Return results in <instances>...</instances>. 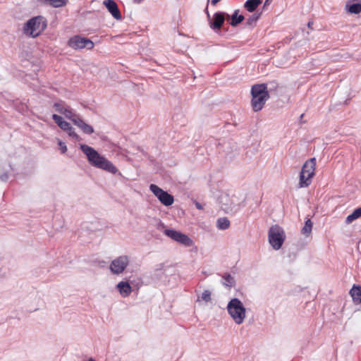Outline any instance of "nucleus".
Instances as JSON below:
<instances>
[{"label":"nucleus","instance_id":"f257e3e1","mask_svg":"<svg viewBox=\"0 0 361 361\" xmlns=\"http://www.w3.org/2000/svg\"><path fill=\"white\" fill-rule=\"evenodd\" d=\"M80 149L86 155L88 162L94 167L104 170L112 174L118 172L117 168L93 147L87 145H80Z\"/></svg>","mask_w":361,"mask_h":361},{"label":"nucleus","instance_id":"f03ea898","mask_svg":"<svg viewBox=\"0 0 361 361\" xmlns=\"http://www.w3.org/2000/svg\"><path fill=\"white\" fill-rule=\"evenodd\" d=\"M251 95V106L253 111L255 112L260 111L269 98L267 85L262 83L252 85Z\"/></svg>","mask_w":361,"mask_h":361},{"label":"nucleus","instance_id":"7ed1b4c3","mask_svg":"<svg viewBox=\"0 0 361 361\" xmlns=\"http://www.w3.org/2000/svg\"><path fill=\"white\" fill-rule=\"evenodd\" d=\"M47 21L42 16L33 17L28 20L24 25L23 32L25 35L33 38L38 37L47 27Z\"/></svg>","mask_w":361,"mask_h":361},{"label":"nucleus","instance_id":"20e7f679","mask_svg":"<svg viewBox=\"0 0 361 361\" xmlns=\"http://www.w3.org/2000/svg\"><path fill=\"white\" fill-rule=\"evenodd\" d=\"M228 313L236 324L243 323L246 317V310L243 302L236 298H232L226 307Z\"/></svg>","mask_w":361,"mask_h":361},{"label":"nucleus","instance_id":"39448f33","mask_svg":"<svg viewBox=\"0 0 361 361\" xmlns=\"http://www.w3.org/2000/svg\"><path fill=\"white\" fill-rule=\"evenodd\" d=\"M316 159L314 157L307 160L300 173L299 185L300 188L309 186L312 183V178L315 174Z\"/></svg>","mask_w":361,"mask_h":361},{"label":"nucleus","instance_id":"423d86ee","mask_svg":"<svg viewBox=\"0 0 361 361\" xmlns=\"http://www.w3.org/2000/svg\"><path fill=\"white\" fill-rule=\"evenodd\" d=\"M268 237L270 245L276 250L281 247L286 239L285 232L279 225H274L269 228Z\"/></svg>","mask_w":361,"mask_h":361},{"label":"nucleus","instance_id":"0eeeda50","mask_svg":"<svg viewBox=\"0 0 361 361\" xmlns=\"http://www.w3.org/2000/svg\"><path fill=\"white\" fill-rule=\"evenodd\" d=\"M67 44L73 49H82L86 48L91 50L94 48V42L88 38L83 37L80 35H75L71 37Z\"/></svg>","mask_w":361,"mask_h":361},{"label":"nucleus","instance_id":"6e6552de","mask_svg":"<svg viewBox=\"0 0 361 361\" xmlns=\"http://www.w3.org/2000/svg\"><path fill=\"white\" fill-rule=\"evenodd\" d=\"M150 191L157 197L164 206H171L174 202L173 196L162 190L155 184L149 185Z\"/></svg>","mask_w":361,"mask_h":361},{"label":"nucleus","instance_id":"1a4fd4ad","mask_svg":"<svg viewBox=\"0 0 361 361\" xmlns=\"http://www.w3.org/2000/svg\"><path fill=\"white\" fill-rule=\"evenodd\" d=\"M164 234L185 246L190 247L193 244V241L185 234L173 229H165Z\"/></svg>","mask_w":361,"mask_h":361},{"label":"nucleus","instance_id":"9d476101","mask_svg":"<svg viewBox=\"0 0 361 361\" xmlns=\"http://www.w3.org/2000/svg\"><path fill=\"white\" fill-rule=\"evenodd\" d=\"M128 264L129 258L128 256H119L111 262L109 269L113 274H120L124 271Z\"/></svg>","mask_w":361,"mask_h":361},{"label":"nucleus","instance_id":"9b49d317","mask_svg":"<svg viewBox=\"0 0 361 361\" xmlns=\"http://www.w3.org/2000/svg\"><path fill=\"white\" fill-rule=\"evenodd\" d=\"M226 16L227 18H230L228 14H226L224 12H216L213 16V19L209 21V25L214 30H219L224 23Z\"/></svg>","mask_w":361,"mask_h":361},{"label":"nucleus","instance_id":"f8f14e48","mask_svg":"<svg viewBox=\"0 0 361 361\" xmlns=\"http://www.w3.org/2000/svg\"><path fill=\"white\" fill-rule=\"evenodd\" d=\"M104 5L114 18L116 20H121L122 18L118 5L114 0H105Z\"/></svg>","mask_w":361,"mask_h":361},{"label":"nucleus","instance_id":"ddd939ff","mask_svg":"<svg viewBox=\"0 0 361 361\" xmlns=\"http://www.w3.org/2000/svg\"><path fill=\"white\" fill-rule=\"evenodd\" d=\"M74 124L85 134L91 135L94 133L93 127L86 123L80 117L74 119Z\"/></svg>","mask_w":361,"mask_h":361},{"label":"nucleus","instance_id":"4468645a","mask_svg":"<svg viewBox=\"0 0 361 361\" xmlns=\"http://www.w3.org/2000/svg\"><path fill=\"white\" fill-rule=\"evenodd\" d=\"M117 288L120 294L126 298L130 295L132 293V287L130 283L126 281H121L117 284Z\"/></svg>","mask_w":361,"mask_h":361},{"label":"nucleus","instance_id":"2eb2a0df","mask_svg":"<svg viewBox=\"0 0 361 361\" xmlns=\"http://www.w3.org/2000/svg\"><path fill=\"white\" fill-rule=\"evenodd\" d=\"M350 294L355 305L361 303V286L354 285L350 290Z\"/></svg>","mask_w":361,"mask_h":361},{"label":"nucleus","instance_id":"dca6fc26","mask_svg":"<svg viewBox=\"0 0 361 361\" xmlns=\"http://www.w3.org/2000/svg\"><path fill=\"white\" fill-rule=\"evenodd\" d=\"M353 2L354 1H349V0H348L345 9L350 13L358 14L361 12V4L359 1Z\"/></svg>","mask_w":361,"mask_h":361},{"label":"nucleus","instance_id":"f3484780","mask_svg":"<svg viewBox=\"0 0 361 361\" xmlns=\"http://www.w3.org/2000/svg\"><path fill=\"white\" fill-rule=\"evenodd\" d=\"M41 4L50 5L54 8L66 6L68 0H37Z\"/></svg>","mask_w":361,"mask_h":361},{"label":"nucleus","instance_id":"a211bd4d","mask_svg":"<svg viewBox=\"0 0 361 361\" xmlns=\"http://www.w3.org/2000/svg\"><path fill=\"white\" fill-rule=\"evenodd\" d=\"M261 3V0H247L244 4V7L248 12L252 13L256 10Z\"/></svg>","mask_w":361,"mask_h":361},{"label":"nucleus","instance_id":"6ab92c4d","mask_svg":"<svg viewBox=\"0 0 361 361\" xmlns=\"http://www.w3.org/2000/svg\"><path fill=\"white\" fill-rule=\"evenodd\" d=\"M244 18L245 17L243 15H239V10H235L231 16V20L230 22V25L233 27H235L240 24Z\"/></svg>","mask_w":361,"mask_h":361},{"label":"nucleus","instance_id":"aec40b11","mask_svg":"<svg viewBox=\"0 0 361 361\" xmlns=\"http://www.w3.org/2000/svg\"><path fill=\"white\" fill-rule=\"evenodd\" d=\"M230 226V221L226 217H222L217 219L216 227L219 230H226Z\"/></svg>","mask_w":361,"mask_h":361},{"label":"nucleus","instance_id":"412c9836","mask_svg":"<svg viewBox=\"0 0 361 361\" xmlns=\"http://www.w3.org/2000/svg\"><path fill=\"white\" fill-rule=\"evenodd\" d=\"M361 216V207L355 209L353 213L348 215L345 219L346 224H350L354 220Z\"/></svg>","mask_w":361,"mask_h":361},{"label":"nucleus","instance_id":"4be33fe9","mask_svg":"<svg viewBox=\"0 0 361 361\" xmlns=\"http://www.w3.org/2000/svg\"><path fill=\"white\" fill-rule=\"evenodd\" d=\"M224 281L223 285L224 286L231 288L235 285V279L230 274H225L222 276Z\"/></svg>","mask_w":361,"mask_h":361},{"label":"nucleus","instance_id":"5701e85b","mask_svg":"<svg viewBox=\"0 0 361 361\" xmlns=\"http://www.w3.org/2000/svg\"><path fill=\"white\" fill-rule=\"evenodd\" d=\"M66 118L70 119L74 123V119L75 120L77 118L80 116L75 113L73 112L72 109L67 106L66 109L63 111V114Z\"/></svg>","mask_w":361,"mask_h":361},{"label":"nucleus","instance_id":"b1692460","mask_svg":"<svg viewBox=\"0 0 361 361\" xmlns=\"http://www.w3.org/2000/svg\"><path fill=\"white\" fill-rule=\"evenodd\" d=\"M312 228V223L310 219H307L305 221V225L302 228V233L305 235H309L311 233Z\"/></svg>","mask_w":361,"mask_h":361},{"label":"nucleus","instance_id":"393cba45","mask_svg":"<svg viewBox=\"0 0 361 361\" xmlns=\"http://www.w3.org/2000/svg\"><path fill=\"white\" fill-rule=\"evenodd\" d=\"M200 299L202 300H204L206 302H210L212 300V293H211V291L209 290H204L202 292L201 296L198 297L197 301H199Z\"/></svg>","mask_w":361,"mask_h":361},{"label":"nucleus","instance_id":"a878e982","mask_svg":"<svg viewBox=\"0 0 361 361\" xmlns=\"http://www.w3.org/2000/svg\"><path fill=\"white\" fill-rule=\"evenodd\" d=\"M260 15L261 13H254L252 14V16H250L247 19V25H255L257 21L259 20V17H260Z\"/></svg>","mask_w":361,"mask_h":361},{"label":"nucleus","instance_id":"bb28decb","mask_svg":"<svg viewBox=\"0 0 361 361\" xmlns=\"http://www.w3.org/2000/svg\"><path fill=\"white\" fill-rule=\"evenodd\" d=\"M55 109L56 111L63 114V111L67 106H65V104L62 102H56L54 105Z\"/></svg>","mask_w":361,"mask_h":361},{"label":"nucleus","instance_id":"cd10ccee","mask_svg":"<svg viewBox=\"0 0 361 361\" xmlns=\"http://www.w3.org/2000/svg\"><path fill=\"white\" fill-rule=\"evenodd\" d=\"M66 132L68 134L70 137H73V139L76 140H80V136L75 132L74 129L71 126H70V130H66Z\"/></svg>","mask_w":361,"mask_h":361},{"label":"nucleus","instance_id":"c85d7f7f","mask_svg":"<svg viewBox=\"0 0 361 361\" xmlns=\"http://www.w3.org/2000/svg\"><path fill=\"white\" fill-rule=\"evenodd\" d=\"M52 119L59 126H60V125L63 122V118L57 114H53Z\"/></svg>","mask_w":361,"mask_h":361},{"label":"nucleus","instance_id":"c756f323","mask_svg":"<svg viewBox=\"0 0 361 361\" xmlns=\"http://www.w3.org/2000/svg\"><path fill=\"white\" fill-rule=\"evenodd\" d=\"M71 124L68 123L66 121H63V122L60 125V128H61L63 130L66 131V130H70Z\"/></svg>","mask_w":361,"mask_h":361},{"label":"nucleus","instance_id":"7c9ffc66","mask_svg":"<svg viewBox=\"0 0 361 361\" xmlns=\"http://www.w3.org/2000/svg\"><path fill=\"white\" fill-rule=\"evenodd\" d=\"M59 145L60 147L61 153L64 154L67 151L66 145L62 141H59Z\"/></svg>","mask_w":361,"mask_h":361},{"label":"nucleus","instance_id":"2f4dec72","mask_svg":"<svg viewBox=\"0 0 361 361\" xmlns=\"http://www.w3.org/2000/svg\"><path fill=\"white\" fill-rule=\"evenodd\" d=\"M8 178V175L6 173L0 175V180L2 181H6Z\"/></svg>","mask_w":361,"mask_h":361},{"label":"nucleus","instance_id":"473e14b6","mask_svg":"<svg viewBox=\"0 0 361 361\" xmlns=\"http://www.w3.org/2000/svg\"><path fill=\"white\" fill-rule=\"evenodd\" d=\"M195 206H196V207H197L198 209H202V206L201 205V204H200V203H199V202H195Z\"/></svg>","mask_w":361,"mask_h":361},{"label":"nucleus","instance_id":"72a5a7b5","mask_svg":"<svg viewBox=\"0 0 361 361\" xmlns=\"http://www.w3.org/2000/svg\"><path fill=\"white\" fill-rule=\"evenodd\" d=\"M312 25H313V22L312 21H309L308 23H307V27L310 28V29H312Z\"/></svg>","mask_w":361,"mask_h":361},{"label":"nucleus","instance_id":"f704fd0d","mask_svg":"<svg viewBox=\"0 0 361 361\" xmlns=\"http://www.w3.org/2000/svg\"><path fill=\"white\" fill-rule=\"evenodd\" d=\"M221 0H212L211 1V4L212 5L214 6L216 5L218 2H219Z\"/></svg>","mask_w":361,"mask_h":361},{"label":"nucleus","instance_id":"c9c22d12","mask_svg":"<svg viewBox=\"0 0 361 361\" xmlns=\"http://www.w3.org/2000/svg\"><path fill=\"white\" fill-rule=\"evenodd\" d=\"M205 12H206V13L207 15V17L209 18H210V15H209V13L208 11L207 7L205 8Z\"/></svg>","mask_w":361,"mask_h":361},{"label":"nucleus","instance_id":"e433bc0d","mask_svg":"<svg viewBox=\"0 0 361 361\" xmlns=\"http://www.w3.org/2000/svg\"><path fill=\"white\" fill-rule=\"evenodd\" d=\"M272 1V0H266V1H265V3H264V6H266V5H269V3H270V1Z\"/></svg>","mask_w":361,"mask_h":361},{"label":"nucleus","instance_id":"4c0bfd02","mask_svg":"<svg viewBox=\"0 0 361 361\" xmlns=\"http://www.w3.org/2000/svg\"><path fill=\"white\" fill-rule=\"evenodd\" d=\"M349 1H359L361 4V0H349Z\"/></svg>","mask_w":361,"mask_h":361},{"label":"nucleus","instance_id":"58836bf2","mask_svg":"<svg viewBox=\"0 0 361 361\" xmlns=\"http://www.w3.org/2000/svg\"><path fill=\"white\" fill-rule=\"evenodd\" d=\"M88 361H95V360H93L92 358H90Z\"/></svg>","mask_w":361,"mask_h":361},{"label":"nucleus","instance_id":"ea45409f","mask_svg":"<svg viewBox=\"0 0 361 361\" xmlns=\"http://www.w3.org/2000/svg\"><path fill=\"white\" fill-rule=\"evenodd\" d=\"M303 116H304V114H301L300 119L303 118Z\"/></svg>","mask_w":361,"mask_h":361}]
</instances>
